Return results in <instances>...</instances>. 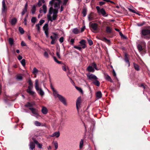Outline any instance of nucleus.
<instances>
[{
	"mask_svg": "<svg viewBox=\"0 0 150 150\" xmlns=\"http://www.w3.org/2000/svg\"><path fill=\"white\" fill-rule=\"evenodd\" d=\"M64 38L63 37H61L59 39V41L61 43L62 42L64 41Z\"/></svg>",
	"mask_w": 150,
	"mask_h": 150,
	"instance_id": "nucleus-57",
	"label": "nucleus"
},
{
	"mask_svg": "<svg viewBox=\"0 0 150 150\" xmlns=\"http://www.w3.org/2000/svg\"><path fill=\"white\" fill-rule=\"evenodd\" d=\"M96 97L98 99L102 97V94L100 91H98L96 93Z\"/></svg>",
	"mask_w": 150,
	"mask_h": 150,
	"instance_id": "nucleus-23",
	"label": "nucleus"
},
{
	"mask_svg": "<svg viewBox=\"0 0 150 150\" xmlns=\"http://www.w3.org/2000/svg\"><path fill=\"white\" fill-rule=\"evenodd\" d=\"M68 1V0H64L63 1V5H66Z\"/></svg>",
	"mask_w": 150,
	"mask_h": 150,
	"instance_id": "nucleus-56",
	"label": "nucleus"
},
{
	"mask_svg": "<svg viewBox=\"0 0 150 150\" xmlns=\"http://www.w3.org/2000/svg\"><path fill=\"white\" fill-rule=\"evenodd\" d=\"M38 69L35 67H34L33 68V74H35L38 73Z\"/></svg>",
	"mask_w": 150,
	"mask_h": 150,
	"instance_id": "nucleus-39",
	"label": "nucleus"
},
{
	"mask_svg": "<svg viewBox=\"0 0 150 150\" xmlns=\"http://www.w3.org/2000/svg\"><path fill=\"white\" fill-rule=\"evenodd\" d=\"M19 30L20 33L22 34H23L24 33V31L23 28L21 27H19Z\"/></svg>",
	"mask_w": 150,
	"mask_h": 150,
	"instance_id": "nucleus-38",
	"label": "nucleus"
},
{
	"mask_svg": "<svg viewBox=\"0 0 150 150\" xmlns=\"http://www.w3.org/2000/svg\"><path fill=\"white\" fill-rule=\"evenodd\" d=\"M44 55L45 57L46 58H48L49 57V55L47 52L45 51V52L44 53Z\"/></svg>",
	"mask_w": 150,
	"mask_h": 150,
	"instance_id": "nucleus-53",
	"label": "nucleus"
},
{
	"mask_svg": "<svg viewBox=\"0 0 150 150\" xmlns=\"http://www.w3.org/2000/svg\"><path fill=\"white\" fill-rule=\"evenodd\" d=\"M50 86V87H51V88L52 89V90L53 91V96H54L58 92V91L54 89V88L53 87V86H52V84H51Z\"/></svg>",
	"mask_w": 150,
	"mask_h": 150,
	"instance_id": "nucleus-25",
	"label": "nucleus"
},
{
	"mask_svg": "<svg viewBox=\"0 0 150 150\" xmlns=\"http://www.w3.org/2000/svg\"><path fill=\"white\" fill-rule=\"evenodd\" d=\"M2 13L3 16H4L6 15L7 10V8L6 7L4 0H3L2 1Z\"/></svg>",
	"mask_w": 150,
	"mask_h": 150,
	"instance_id": "nucleus-6",
	"label": "nucleus"
},
{
	"mask_svg": "<svg viewBox=\"0 0 150 150\" xmlns=\"http://www.w3.org/2000/svg\"><path fill=\"white\" fill-rule=\"evenodd\" d=\"M128 9L129 10V11H130L131 12H132L133 13H136V12L135 11V10L133 9L131 7H130L129 8H128Z\"/></svg>",
	"mask_w": 150,
	"mask_h": 150,
	"instance_id": "nucleus-41",
	"label": "nucleus"
},
{
	"mask_svg": "<svg viewBox=\"0 0 150 150\" xmlns=\"http://www.w3.org/2000/svg\"><path fill=\"white\" fill-rule=\"evenodd\" d=\"M21 62L22 65L24 66L25 65V59H23L21 61Z\"/></svg>",
	"mask_w": 150,
	"mask_h": 150,
	"instance_id": "nucleus-45",
	"label": "nucleus"
},
{
	"mask_svg": "<svg viewBox=\"0 0 150 150\" xmlns=\"http://www.w3.org/2000/svg\"><path fill=\"white\" fill-rule=\"evenodd\" d=\"M104 74L105 78L106 79L108 80V81H110V82H113V81H112V79H111V77L110 76H109L108 74L105 73H104Z\"/></svg>",
	"mask_w": 150,
	"mask_h": 150,
	"instance_id": "nucleus-17",
	"label": "nucleus"
},
{
	"mask_svg": "<svg viewBox=\"0 0 150 150\" xmlns=\"http://www.w3.org/2000/svg\"><path fill=\"white\" fill-rule=\"evenodd\" d=\"M87 12V9L86 8H84L83 9L82 13L83 17H85L86 15Z\"/></svg>",
	"mask_w": 150,
	"mask_h": 150,
	"instance_id": "nucleus-27",
	"label": "nucleus"
},
{
	"mask_svg": "<svg viewBox=\"0 0 150 150\" xmlns=\"http://www.w3.org/2000/svg\"><path fill=\"white\" fill-rule=\"evenodd\" d=\"M54 146L56 149H57L58 148V144L57 141H55L54 143Z\"/></svg>",
	"mask_w": 150,
	"mask_h": 150,
	"instance_id": "nucleus-47",
	"label": "nucleus"
},
{
	"mask_svg": "<svg viewBox=\"0 0 150 150\" xmlns=\"http://www.w3.org/2000/svg\"><path fill=\"white\" fill-rule=\"evenodd\" d=\"M81 46L84 49L86 47V41L84 40H82L79 42Z\"/></svg>",
	"mask_w": 150,
	"mask_h": 150,
	"instance_id": "nucleus-15",
	"label": "nucleus"
},
{
	"mask_svg": "<svg viewBox=\"0 0 150 150\" xmlns=\"http://www.w3.org/2000/svg\"><path fill=\"white\" fill-rule=\"evenodd\" d=\"M38 82L39 81L38 79L35 80V88L39 94L41 96H43L44 95L45 93L39 84Z\"/></svg>",
	"mask_w": 150,
	"mask_h": 150,
	"instance_id": "nucleus-2",
	"label": "nucleus"
},
{
	"mask_svg": "<svg viewBox=\"0 0 150 150\" xmlns=\"http://www.w3.org/2000/svg\"><path fill=\"white\" fill-rule=\"evenodd\" d=\"M45 22V20H41L39 21V23L38 24L40 25H42Z\"/></svg>",
	"mask_w": 150,
	"mask_h": 150,
	"instance_id": "nucleus-49",
	"label": "nucleus"
},
{
	"mask_svg": "<svg viewBox=\"0 0 150 150\" xmlns=\"http://www.w3.org/2000/svg\"><path fill=\"white\" fill-rule=\"evenodd\" d=\"M36 18L35 17H33L31 19V21L32 23H35L36 21Z\"/></svg>",
	"mask_w": 150,
	"mask_h": 150,
	"instance_id": "nucleus-46",
	"label": "nucleus"
},
{
	"mask_svg": "<svg viewBox=\"0 0 150 150\" xmlns=\"http://www.w3.org/2000/svg\"><path fill=\"white\" fill-rule=\"evenodd\" d=\"M74 42V39L73 38H72L71 39L70 42L71 45H73Z\"/></svg>",
	"mask_w": 150,
	"mask_h": 150,
	"instance_id": "nucleus-60",
	"label": "nucleus"
},
{
	"mask_svg": "<svg viewBox=\"0 0 150 150\" xmlns=\"http://www.w3.org/2000/svg\"><path fill=\"white\" fill-rule=\"evenodd\" d=\"M91 27L94 30H96L98 28V25L96 23H92L90 25Z\"/></svg>",
	"mask_w": 150,
	"mask_h": 150,
	"instance_id": "nucleus-14",
	"label": "nucleus"
},
{
	"mask_svg": "<svg viewBox=\"0 0 150 150\" xmlns=\"http://www.w3.org/2000/svg\"><path fill=\"white\" fill-rule=\"evenodd\" d=\"M48 24L47 23L45 24L43 27V29L45 31V33L47 37H48Z\"/></svg>",
	"mask_w": 150,
	"mask_h": 150,
	"instance_id": "nucleus-8",
	"label": "nucleus"
},
{
	"mask_svg": "<svg viewBox=\"0 0 150 150\" xmlns=\"http://www.w3.org/2000/svg\"><path fill=\"white\" fill-rule=\"evenodd\" d=\"M27 6H28L27 4L26 3L25 5L24 8V9H23V11L21 13V14H22V15H23L26 12L27 10Z\"/></svg>",
	"mask_w": 150,
	"mask_h": 150,
	"instance_id": "nucleus-22",
	"label": "nucleus"
},
{
	"mask_svg": "<svg viewBox=\"0 0 150 150\" xmlns=\"http://www.w3.org/2000/svg\"><path fill=\"white\" fill-rule=\"evenodd\" d=\"M40 25L38 24H37L36 25V26L37 27V29L38 30V32H39L40 31Z\"/></svg>",
	"mask_w": 150,
	"mask_h": 150,
	"instance_id": "nucleus-48",
	"label": "nucleus"
},
{
	"mask_svg": "<svg viewBox=\"0 0 150 150\" xmlns=\"http://www.w3.org/2000/svg\"><path fill=\"white\" fill-rule=\"evenodd\" d=\"M141 45H142L143 47H145L146 46V43L144 41H142L141 42Z\"/></svg>",
	"mask_w": 150,
	"mask_h": 150,
	"instance_id": "nucleus-59",
	"label": "nucleus"
},
{
	"mask_svg": "<svg viewBox=\"0 0 150 150\" xmlns=\"http://www.w3.org/2000/svg\"><path fill=\"white\" fill-rule=\"evenodd\" d=\"M28 83L29 86L26 90L27 92L30 95H33L35 93V92L32 90L33 88V83L30 79H28Z\"/></svg>",
	"mask_w": 150,
	"mask_h": 150,
	"instance_id": "nucleus-3",
	"label": "nucleus"
},
{
	"mask_svg": "<svg viewBox=\"0 0 150 150\" xmlns=\"http://www.w3.org/2000/svg\"><path fill=\"white\" fill-rule=\"evenodd\" d=\"M55 98H57L59 101L62 102L64 105H67V103L66 99L62 95L59 94L58 92L54 96Z\"/></svg>",
	"mask_w": 150,
	"mask_h": 150,
	"instance_id": "nucleus-4",
	"label": "nucleus"
},
{
	"mask_svg": "<svg viewBox=\"0 0 150 150\" xmlns=\"http://www.w3.org/2000/svg\"><path fill=\"white\" fill-rule=\"evenodd\" d=\"M29 146L30 150H33V149L35 148V144L33 142H30L29 145Z\"/></svg>",
	"mask_w": 150,
	"mask_h": 150,
	"instance_id": "nucleus-20",
	"label": "nucleus"
},
{
	"mask_svg": "<svg viewBox=\"0 0 150 150\" xmlns=\"http://www.w3.org/2000/svg\"><path fill=\"white\" fill-rule=\"evenodd\" d=\"M17 22V19L16 18H13L12 19L11 21V23L12 25H15Z\"/></svg>",
	"mask_w": 150,
	"mask_h": 150,
	"instance_id": "nucleus-35",
	"label": "nucleus"
},
{
	"mask_svg": "<svg viewBox=\"0 0 150 150\" xmlns=\"http://www.w3.org/2000/svg\"><path fill=\"white\" fill-rule=\"evenodd\" d=\"M83 139H81L79 143V148L81 149L83 147Z\"/></svg>",
	"mask_w": 150,
	"mask_h": 150,
	"instance_id": "nucleus-32",
	"label": "nucleus"
},
{
	"mask_svg": "<svg viewBox=\"0 0 150 150\" xmlns=\"http://www.w3.org/2000/svg\"><path fill=\"white\" fill-rule=\"evenodd\" d=\"M16 79L18 80L21 81L22 79L23 78L21 75H18L17 76Z\"/></svg>",
	"mask_w": 150,
	"mask_h": 150,
	"instance_id": "nucleus-42",
	"label": "nucleus"
},
{
	"mask_svg": "<svg viewBox=\"0 0 150 150\" xmlns=\"http://www.w3.org/2000/svg\"><path fill=\"white\" fill-rule=\"evenodd\" d=\"M150 34V29H143L142 30L141 35L142 38L149 39V37L148 36Z\"/></svg>",
	"mask_w": 150,
	"mask_h": 150,
	"instance_id": "nucleus-5",
	"label": "nucleus"
},
{
	"mask_svg": "<svg viewBox=\"0 0 150 150\" xmlns=\"http://www.w3.org/2000/svg\"><path fill=\"white\" fill-rule=\"evenodd\" d=\"M45 1L44 0H38V4L39 7L41 6L44 3Z\"/></svg>",
	"mask_w": 150,
	"mask_h": 150,
	"instance_id": "nucleus-26",
	"label": "nucleus"
},
{
	"mask_svg": "<svg viewBox=\"0 0 150 150\" xmlns=\"http://www.w3.org/2000/svg\"><path fill=\"white\" fill-rule=\"evenodd\" d=\"M75 88L79 92L81 93H83V91L82 89L81 88H80V87H77L76 86H75Z\"/></svg>",
	"mask_w": 150,
	"mask_h": 150,
	"instance_id": "nucleus-43",
	"label": "nucleus"
},
{
	"mask_svg": "<svg viewBox=\"0 0 150 150\" xmlns=\"http://www.w3.org/2000/svg\"><path fill=\"white\" fill-rule=\"evenodd\" d=\"M47 11V7L44 4L42 8H40L39 12L40 13H43L44 14L46 13Z\"/></svg>",
	"mask_w": 150,
	"mask_h": 150,
	"instance_id": "nucleus-7",
	"label": "nucleus"
},
{
	"mask_svg": "<svg viewBox=\"0 0 150 150\" xmlns=\"http://www.w3.org/2000/svg\"><path fill=\"white\" fill-rule=\"evenodd\" d=\"M54 60L58 64H60L62 63V62L58 61L55 57L54 58Z\"/></svg>",
	"mask_w": 150,
	"mask_h": 150,
	"instance_id": "nucleus-52",
	"label": "nucleus"
},
{
	"mask_svg": "<svg viewBox=\"0 0 150 150\" xmlns=\"http://www.w3.org/2000/svg\"><path fill=\"white\" fill-rule=\"evenodd\" d=\"M137 47L139 52H141L143 50L141 44H138L137 45Z\"/></svg>",
	"mask_w": 150,
	"mask_h": 150,
	"instance_id": "nucleus-37",
	"label": "nucleus"
},
{
	"mask_svg": "<svg viewBox=\"0 0 150 150\" xmlns=\"http://www.w3.org/2000/svg\"><path fill=\"white\" fill-rule=\"evenodd\" d=\"M62 69L64 71H66V66L64 65H63L62 66Z\"/></svg>",
	"mask_w": 150,
	"mask_h": 150,
	"instance_id": "nucleus-58",
	"label": "nucleus"
},
{
	"mask_svg": "<svg viewBox=\"0 0 150 150\" xmlns=\"http://www.w3.org/2000/svg\"><path fill=\"white\" fill-rule=\"evenodd\" d=\"M41 111L43 114L46 115L48 113V111L46 107L42 106L41 110Z\"/></svg>",
	"mask_w": 150,
	"mask_h": 150,
	"instance_id": "nucleus-18",
	"label": "nucleus"
},
{
	"mask_svg": "<svg viewBox=\"0 0 150 150\" xmlns=\"http://www.w3.org/2000/svg\"><path fill=\"white\" fill-rule=\"evenodd\" d=\"M29 109L31 110L32 113L33 114L36 115V117H37L39 115H38V111L36 109L33 108H30Z\"/></svg>",
	"mask_w": 150,
	"mask_h": 150,
	"instance_id": "nucleus-10",
	"label": "nucleus"
},
{
	"mask_svg": "<svg viewBox=\"0 0 150 150\" xmlns=\"http://www.w3.org/2000/svg\"><path fill=\"white\" fill-rule=\"evenodd\" d=\"M106 32L107 33H111L112 32V29L109 27L107 26L106 27Z\"/></svg>",
	"mask_w": 150,
	"mask_h": 150,
	"instance_id": "nucleus-36",
	"label": "nucleus"
},
{
	"mask_svg": "<svg viewBox=\"0 0 150 150\" xmlns=\"http://www.w3.org/2000/svg\"><path fill=\"white\" fill-rule=\"evenodd\" d=\"M112 73L113 76L116 78H117L116 74L114 70H113L112 71Z\"/></svg>",
	"mask_w": 150,
	"mask_h": 150,
	"instance_id": "nucleus-61",
	"label": "nucleus"
},
{
	"mask_svg": "<svg viewBox=\"0 0 150 150\" xmlns=\"http://www.w3.org/2000/svg\"><path fill=\"white\" fill-rule=\"evenodd\" d=\"M35 125L36 126H43V124L41 122H39L38 121H36L34 122Z\"/></svg>",
	"mask_w": 150,
	"mask_h": 150,
	"instance_id": "nucleus-24",
	"label": "nucleus"
},
{
	"mask_svg": "<svg viewBox=\"0 0 150 150\" xmlns=\"http://www.w3.org/2000/svg\"><path fill=\"white\" fill-rule=\"evenodd\" d=\"M39 148L41 149L42 148V144L38 143L37 144Z\"/></svg>",
	"mask_w": 150,
	"mask_h": 150,
	"instance_id": "nucleus-63",
	"label": "nucleus"
},
{
	"mask_svg": "<svg viewBox=\"0 0 150 150\" xmlns=\"http://www.w3.org/2000/svg\"><path fill=\"white\" fill-rule=\"evenodd\" d=\"M54 35L55 36L54 37L51 36L50 37L51 39L52 40L51 42V43L52 45L54 44L55 43V40L57 38V35L55 34H54Z\"/></svg>",
	"mask_w": 150,
	"mask_h": 150,
	"instance_id": "nucleus-16",
	"label": "nucleus"
},
{
	"mask_svg": "<svg viewBox=\"0 0 150 150\" xmlns=\"http://www.w3.org/2000/svg\"><path fill=\"white\" fill-rule=\"evenodd\" d=\"M92 64V66H93L95 69L97 70H99L97 68L96 64L95 63H93Z\"/></svg>",
	"mask_w": 150,
	"mask_h": 150,
	"instance_id": "nucleus-44",
	"label": "nucleus"
},
{
	"mask_svg": "<svg viewBox=\"0 0 150 150\" xmlns=\"http://www.w3.org/2000/svg\"><path fill=\"white\" fill-rule=\"evenodd\" d=\"M55 1H54V7L56 6L58 8H59L60 7V4L61 1L60 0H55Z\"/></svg>",
	"mask_w": 150,
	"mask_h": 150,
	"instance_id": "nucleus-12",
	"label": "nucleus"
},
{
	"mask_svg": "<svg viewBox=\"0 0 150 150\" xmlns=\"http://www.w3.org/2000/svg\"><path fill=\"white\" fill-rule=\"evenodd\" d=\"M99 14L102 15L103 16H107V15H106V12L105 9L103 8L100 9V10L98 12Z\"/></svg>",
	"mask_w": 150,
	"mask_h": 150,
	"instance_id": "nucleus-13",
	"label": "nucleus"
},
{
	"mask_svg": "<svg viewBox=\"0 0 150 150\" xmlns=\"http://www.w3.org/2000/svg\"><path fill=\"white\" fill-rule=\"evenodd\" d=\"M93 83L97 86H99L100 85V83L97 80V79L95 80V81L93 82Z\"/></svg>",
	"mask_w": 150,
	"mask_h": 150,
	"instance_id": "nucleus-30",
	"label": "nucleus"
},
{
	"mask_svg": "<svg viewBox=\"0 0 150 150\" xmlns=\"http://www.w3.org/2000/svg\"><path fill=\"white\" fill-rule=\"evenodd\" d=\"M87 76L88 79L91 80H96V79H98L97 76L93 74H89L87 75Z\"/></svg>",
	"mask_w": 150,
	"mask_h": 150,
	"instance_id": "nucleus-9",
	"label": "nucleus"
},
{
	"mask_svg": "<svg viewBox=\"0 0 150 150\" xmlns=\"http://www.w3.org/2000/svg\"><path fill=\"white\" fill-rule=\"evenodd\" d=\"M72 31V32L74 34H78L79 32V31L78 29L77 28H76L73 29Z\"/></svg>",
	"mask_w": 150,
	"mask_h": 150,
	"instance_id": "nucleus-29",
	"label": "nucleus"
},
{
	"mask_svg": "<svg viewBox=\"0 0 150 150\" xmlns=\"http://www.w3.org/2000/svg\"><path fill=\"white\" fill-rule=\"evenodd\" d=\"M81 102V98L79 97L77 100L76 102V108L78 110L79 109L80 107V104Z\"/></svg>",
	"mask_w": 150,
	"mask_h": 150,
	"instance_id": "nucleus-11",
	"label": "nucleus"
},
{
	"mask_svg": "<svg viewBox=\"0 0 150 150\" xmlns=\"http://www.w3.org/2000/svg\"><path fill=\"white\" fill-rule=\"evenodd\" d=\"M88 40L90 45H91L93 44V41L91 39H88Z\"/></svg>",
	"mask_w": 150,
	"mask_h": 150,
	"instance_id": "nucleus-50",
	"label": "nucleus"
},
{
	"mask_svg": "<svg viewBox=\"0 0 150 150\" xmlns=\"http://www.w3.org/2000/svg\"><path fill=\"white\" fill-rule=\"evenodd\" d=\"M55 6L54 9L52 7H50L49 8L48 13L47 15V17L48 21L51 22L56 20L57 17V14L59 8Z\"/></svg>",
	"mask_w": 150,
	"mask_h": 150,
	"instance_id": "nucleus-1",
	"label": "nucleus"
},
{
	"mask_svg": "<svg viewBox=\"0 0 150 150\" xmlns=\"http://www.w3.org/2000/svg\"><path fill=\"white\" fill-rule=\"evenodd\" d=\"M125 61L128 64L129 66H130V63L129 62L128 58L127 57V54H125Z\"/></svg>",
	"mask_w": 150,
	"mask_h": 150,
	"instance_id": "nucleus-31",
	"label": "nucleus"
},
{
	"mask_svg": "<svg viewBox=\"0 0 150 150\" xmlns=\"http://www.w3.org/2000/svg\"><path fill=\"white\" fill-rule=\"evenodd\" d=\"M60 135V133L59 132H54L50 136L51 137H58Z\"/></svg>",
	"mask_w": 150,
	"mask_h": 150,
	"instance_id": "nucleus-19",
	"label": "nucleus"
},
{
	"mask_svg": "<svg viewBox=\"0 0 150 150\" xmlns=\"http://www.w3.org/2000/svg\"><path fill=\"white\" fill-rule=\"evenodd\" d=\"M105 4V2L103 1H100L99 2V5L102 6Z\"/></svg>",
	"mask_w": 150,
	"mask_h": 150,
	"instance_id": "nucleus-64",
	"label": "nucleus"
},
{
	"mask_svg": "<svg viewBox=\"0 0 150 150\" xmlns=\"http://www.w3.org/2000/svg\"><path fill=\"white\" fill-rule=\"evenodd\" d=\"M36 10V6L35 5H34L33 6L32 10H31V13L32 14H34L35 13V11Z\"/></svg>",
	"mask_w": 150,
	"mask_h": 150,
	"instance_id": "nucleus-33",
	"label": "nucleus"
},
{
	"mask_svg": "<svg viewBox=\"0 0 150 150\" xmlns=\"http://www.w3.org/2000/svg\"><path fill=\"white\" fill-rule=\"evenodd\" d=\"M101 40L105 42H109L110 40H109L107 39L105 37L103 38V39H101Z\"/></svg>",
	"mask_w": 150,
	"mask_h": 150,
	"instance_id": "nucleus-51",
	"label": "nucleus"
},
{
	"mask_svg": "<svg viewBox=\"0 0 150 150\" xmlns=\"http://www.w3.org/2000/svg\"><path fill=\"white\" fill-rule=\"evenodd\" d=\"M74 47L76 49H77L79 50H81V47H80L78 46H74Z\"/></svg>",
	"mask_w": 150,
	"mask_h": 150,
	"instance_id": "nucleus-54",
	"label": "nucleus"
},
{
	"mask_svg": "<svg viewBox=\"0 0 150 150\" xmlns=\"http://www.w3.org/2000/svg\"><path fill=\"white\" fill-rule=\"evenodd\" d=\"M87 70L89 72H94L95 71V69L93 68V67L91 66H88L87 68Z\"/></svg>",
	"mask_w": 150,
	"mask_h": 150,
	"instance_id": "nucleus-21",
	"label": "nucleus"
},
{
	"mask_svg": "<svg viewBox=\"0 0 150 150\" xmlns=\"http://www.w3.org/2000/svg\"><path fill=\"white\" fill-rule=\"evenodd\" d=\"M56 54H57V57L59 58H60L61 57H60V54L59 53V52H57Z\"/></svg>",
	"mask_w": 150,
	"mask_h": 150,
	"instance_id": "nucleus-62",
	"label": "nucleus"
},
{
	"mask_svg": "<svg viewBox=\"0 0 150 150\" xmlns=\"http://www.w3.org/2000/svg\"><path fill=\"white\" fill-rule=\"evenodd\" d=\"M25 106L26 107H31L32 106V105L31 103L28 102L26 105H25Z\"/></svg>",
	"mask_w": 150,
	"mask_h": 150,
	"instance_id": "nucleus-55",
	"label": "nucleus"
},
{
	"mask_svg": "<svg viewBox=\"0 0 150 150\" xmlns=\"http://www.w3.org/2000/svg\"><path fill=\"white\" fill-rule=\"evenodd\" d=\"M8 42L11 46L13 45L14 44V40L12 38H9L8 39Z\"/></svg>",
	"mask_w": 150,
	"mask_h": 150,
	"instance_id": "nucleus-28",
	"label": "nucleus"
},
{
	"mask_svg": "<svg viewBox=\"0 0 150 150\" xmlns=\"http://www.w3.org/2000/svg\"><path fill=\"white\" fill-rule=\"evenodd\" d=\"M88 20L89 21H91L93 20V17L91 13L88 15Z\"/></svg>",
	"mask_w": 150,
	"mask_h": 150,
	"instance_id": "nucleus-34",
	"label": "nucleus"
},
{
	"mask_svg": "<svg viewBox=\"0 0 150 150\" xmlns=\"http://www.w3.org/2000/svg\"><path fill=\"white\" fill-rule=\"evenodd\" d=\"M134 67L136 70L139 71V66L137 64L134 63Z\"/></svg>",
	"mask_w": 150,
	"mask_h": 150,
	"instance_id": "nucleus-40",
	"label": "nucleus"
}]
</instances>
